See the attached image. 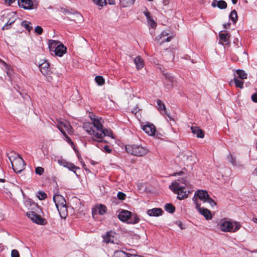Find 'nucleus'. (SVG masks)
<instances>
[{"label":"nucleus","instance_id":"obj_62","mask_svg":"<svg viewBox=\"0 0 257 257\" xmlns=\"http://www.w3.org/2000/svg\"><path fill=\"white\" fill-rule=\"evenodd\" d=\"M233 4H236L237 3V0H231Z\"/></svg>","mask_w":257,"mask_h":257},{"label":"nucleus","instance_id":"obj_1","mask_svg":"<svg viewBox=\"0 0 257 257\" xmlns=\"http://www.w3.org/2000/svg\"><path fill=\"white\" fill-rule=\"evenodd\" d=\"M101 119L98 117H91L92 122L84 123L83 127L89 135L92 136L91 138L87 139V142L102 150V147L104 146L101 145V143H106V141L103 139V138L108 136L113 138V137L112 132L110 129L103 128Z\"/></svg>","mask_w":257,"mask_h":257},{"label":"nucleus","instance_id":"obj_40","mask_svg":"<svg viewBox=\"0 0 257 257\" xmlns=\"http://www.w3.org/2000/svg\"><path fill=\"white\" fill-rule=\"evenodd\" d=\"M37 196L39 199L41 200H44L47 197V194L42 191H38Z\"/></svg>","mask_w":257,"mask_h":257},{"label":"nucleus","instance_id":"obj_14","mask_svg":"<svg viewBox=\"0 0 257 257\" xmlns=\"http://www.w3.org/2000/svg\"><path fill=\"white\" fill-rule=\"evenodd\" d=\"M132 212L126 210H121L117 215L118 219L123 221L125 222L129 220V218L131 217Z\"/></svg>","mask_w":257,"mask_h":257},{"label":"nucleus","instance_id":"obj_9","mask_svg":"<svg viewBox=\"0 0 257 257\" xmlns=\"http://www.w3.org/2000/svg\"><path fill=\"white\" fill-rule=\"evenodd\" d=\"M19 6L25 10H32L37 8V5H35L32 0H18Z\"/></svg>","mask_w":257,"mask_h":257},{"label":"nucleus","instance_id":"obj_15","mask_svg":"<svg viewBox=\"0 0 257 257\" xmlns=\"http://www.w3.org/2000/svg\"><path fill=\"white\" fill-rule=\"evenodd\" d=\"M53 200L55 204L56 207H59L66 204V200L61 195L55 194L53 196Z\"/></svg>","mask_w":257,"mask_h":257},{"label":"nucleus","instance_id":"obj_26","mask_svg":"<svg viewBox=\"0 0 257 257\" xmlns=\"http://www.w3.org/2000/svg\"><path fill=\"white\" fill-rule=\"evenodd\" d=\"M134 63L138 70H140L144 67V61L140 56H137L134 59Z\"/></svg>","mask_w":257,"mask_h":257},{"label":"nucleus","instance_id":"obj_47","mask_svg":"<svg viewBox=\"0 0 257 257\" xmlns=\"http://www.w3.org/2000/svg\"><path fill=\"white\" fill-rule=\"evenodd\" d=\"M117 197L120 200H124L125 197V194L122 192H118L117 193Z\"/></svg>","mask_w":257,"mask_h":257},{"label":"nucleus","instance_id":"obj_58","mask_svg":"<svg viewBox=\"0 0 257 257\" xmlns=\"http://www.w3.org/2000/svg\"><path fill=\"white\" fill-rule=\"evenodd\" d=\"M108 3L110 5H113L115 4L114 0H107Z\"/></svg>","mask_w":257,"mask_h":257},{"label":"nucleus","instance_id":"obj_52","mask_svg":"<svg viewBox=\"0 0 257 257\" xmlns=\"http://www.w3.org/2000/svg\"><path fill=\"white\" fill-rule=\"evenodd\" d=\"M102 150H104L105 152L110 153L112 152V150L109 148L108 145H105L102 147Z\"/></svg>","mask_w":257,"mask_h":257},{"label":"nucleus","instance_id":"obj_5","mask_svg":"<svg viewBox=\"0 0 257 257\" xmlns=\"http://www.w3.org/2000/svg\"><path fill=\"white\" fill-rule=\"evenodd\" d=\"M9 158L15 172L19 173L25 169L26 164L19 155L14 154L9 156Z\"/></svg>","mask_w":257,"mask_h":257},{"label":"nucleus","instance_id":"obj_50","mask_svg":"<svg viewBox=\"0 0 257 257\" xmlns=\"http://www.w3.org/2000/svg\"><path fill=\"white\" fill-rule=\"evenodd\" d=\"M57 128L61 132V133L64 136H66V133L65 131L63 128V127L61 125V124H59L57 125Z\"/></svg>","mask_w":257,"mask_h":257},{"label":"nucleus","instance_id":"obj_2","mask_svg":"<svg viewBox=\"0 0 257 257\" xmlns=\"http://www.w3.org/2000/svg\"><path fill=\"white\" fill-rule=\"evenodd\" d=\"M188 182L184 179L178 180V181L173 182L169 186V189L174 193L177 194V198L179 200H183L187 198L190 191L185 190L188 185Z\"/></svg>","mask_w":257,"mask_h":257},{"label":"nucleus","instance_id":"obj_42","mask_svg":"<svg viewBox=\"0 0 257 257\" xmlns=\"http://www.w3.org/2000/svg\"><path fill=\"white\" fill-rule=\"evenodd\" d=\"M60 124H61L62 127L65 128V130L67 131H69L71 128L70 124L67 122H62Z\"/></svg>","mask_w":257,"mask_h":257},{"label":"nucleus","instance_id":"obj_41","mask_svg":"<svg viewBox=\"0 0 257 257\" xmlns=\"http://www.w3.org/2000/svg\"><path fill=\"white\" fill-rule=\"evenodd\" d=\"M169 35V33L167 31H163L159 35H158L156 38V41H160L162 38L167 36Z\"/></svg>","mask_w":257,"mask_h":257},{"label":"nucleus","instance_id":"obj_64","mask_svg":"<svg viewBox=\"0 0 257 257\" xmlns=\"http://www.w3.org/2000/svg\"><path fill=\"white\" fill-rule=\"evenodd\" d=\"M5 180L4 179H0V182H4Z\"/></svg>","mask_w":257,"mask_h":257},{"label":"nucleus","instance_id":"obj_29","mask_svg":"<svg viewBox=\"0 0 257 257\" xmlns=\"http://www.w3.org/2000/svg\"><path fill=\"white\" fill-rule=\"evenodd\" d=\"M128 223L131 224H136L140 221L139 216L136 214L132 213L131 217L129 218Z\"/></svg>","mask_w":257,"mask_h":257},{"label":"nucleus","instance_id":"obj_10","mask_svg":"<svg viewBox=\"0 0 257 257\" xmlns=\"http://www.w3.org/2000/svg\"><path fill=\"white\" fill-rule=\"evenodd\" d=\"M208 197H209V194L206 191L199 190L195 192L194 196L192 200H193V199L195 198L196 201H198L197 199H199L200 200H202L204 202H206V199H207Z\"/></svg>","mask_w":257,"mask_h":257},{"label":"nucleus","instance_id":"obj_6","mask_svg":"<svg viewBox=\"0 0 257 257\" xmlns=\"http://www.w3.org/2000/svg\"><path fill=\"white\" fill-rule=\"evenodd\" d=\"M3 17L4 18L3 21H5V19H7L8 20L6 24L2 28L3 30L9 29V26L14 23L17 18L16 13L14 12H10L7 14L6 16H3Z\"/></svg>","mask_w":257,"mask_h":257},{"label":"nucleus","instance_id":"obj_27","mask_svg":"<svg viewBox=\"0 0 257 257\" xmlns=\"http://www.w3.org/2000/svg\"><path fill=\"white\" fill-rule=\"evenodd\" d=\"M135 0H119L120 6L122 7L125 8L133 5Z\"/></svg>","mask_w":257,"mask_h":257},{"label":"nucleus","instance_id":"obj_54","mask_svg":"<svg viewBox=\"0 0 257 257\" xmlns=\"http://www.w3.org/2000/svg\"><path fill=\"white\" fill-rule=\"evenodd\" d=\"M144 14L146 17L147 19H148V18L149 17H152L150 15V13L148 11L147 9H146V11L144 12Z\"/></svg>","mask_w":257,"mask_h":257},{"label":"nucleus","instance_id":"obj_17","mask_svg":"<svg viewBox=\"0 0 257 257\" xmlns=\"http://www.w3.org/2000/svg\"><path fill=\"white\" fill-rule=\"evenodd\" d=\"M174 79L173 77L169 74H165L164 84L166 88L168 89L172 88L174 85Z\"/></svg>","mask_w":257,"mask_h":257},{"label":"nucleus","instance_id":"obj_35","mask_svg":"<svg viewBox=\"0 0 257 257\" xmlns=\"http://www.w3.org/2000/svg\"><path fill=\"white\" fill-rule=\"evenodd\" d=\"M66 168H68L69 170L73 172L75 174L76 173V170L79 169V167H77L74 164L71 162L68 163Z\"/></svg>","mask_w":257,"mask_h":257},{"label":"nucleus","instance_id":"obj_61","mask_svg":"<svg viewBox=\"0 0 257 257\" xmlns=\"http://www.w3.org/2000/svg\"><path fill=\"white\" fill-rule=\"evenodd\" d=\"M252 220L254 223H257V218H253Z\"/></svg>","mask_w":257,"mask_h":257},{"label":"nucleus","instance_id":"obj_4","mask_svg":"<svg viewBox=\"0 0 257 257\" xmlns=\"http://www.w3.org/2000/svg\"><path fill=\"white\" fill-rule=\"evenodd\" d=\"M125 150L128 154L137 157L144 156L149 152V149L142 144L126 145L125 146Z\"/></svg>","mask_w":257,"mask_h":257},{"label":"nucleus","instance_id":"obj_23","mask_svg":"<svg viewBox=\"0 0 257 257\" xmlns=\"http://www.w3.org/2000/svg\"><path fill=\"white\" fill-rule=\"evenodd\" d=\"M191 130L192 133L196 135L197 138H203L204 137V134L203 131L200 129L197 126H191Z\"/></svg>","mask_w":257,"mask_h":257},{"label":"nucleus","instance_id":"obj_31","mask_svg":"<svg viewBox=\"0 0 257 257\" xmlns=\"http://www.w3.org/2000/svg\"><path fill=\"white\" fill-rule=\"evenodd\" d=\"M157 107L158 109L161 112L162 111H164L166 115H168L166 111V106L165 104L161 101L160 99H157Z\"/></svg>","mask_w":257,"mask_h":257},{"label":"nucleus","instance_id":"obj_13","mask_svg":"<svg viewBox=\"0 0 257 257\" xmlns=\"http://www.w3.org/2000/svg\"><path fill=\"white\" fill-rule=\"evenodd\" d=\"M143 130L150 136H154L156 131L155 126L149 122L142 125Z\"/></svg>","mask_w":257,"mask_h":257},{"label":"nucleus","instance_id":"obj_55","mask_svg":"<svg viewBox=\"0 0 257 257\" xmlns=\"http://www.w3.org/2000/svg\"><path fill=\"white\" fill-rule=\"evenodd\" d=\"M16 0H5V3L8 6H10L12 4L15 2Z\"/></svg>","mask_w":257,"mask_h":257},{"label":"nucleus","instance_id":"obj_25","mask_svg":"<svg viewBox=\"0 0 257 257\" xmlns=\"http://www.w3.org/2000/svg\"><path fill=\"white\" fill-rule=\"evenodd\" d=\"M233 82L235 84L236 87L239 88L240 89L243 87V81L242 80H239L236 75H234L233 79L231 80L229 83L230 85Z\"/></svg>","mask_w":257,"mask_h":257},{"label":"nucleus","instance_id":"obj_7","mask_svg":"<svg viewBox=\"0 0 257 257\" xmlns=\"http://www.w3.org/2000/svg\"><path fill=\"white\" fill-rule=\"evenodd\" d=\"M193 202L196 205V209L206 219L210 220L212 219V216L211 211L209 209L201 207V204L199 203L198 201H196L195 198L193 199Z\"/></svg>","mask_w":257,"mask_h":257},{"label":"nucleus","instance_id":"obj_30","mask_svg":"<svg viewBox=\"0 0 257 257\" xmlns=\"http://www.w3.org/2000/svg\"><path fill=\"white\" fill-rule=\"evenodd\" d=\"M236 74L237 75L236 77L240 78L241 79H244L247 78V74L244 71L240 69H237L236 71Z\"/></svg>","mask_w":257,"mask_h":257},{"label":"nucleus","instance_id":"obj_49","mask_svg":"<svg viewBox=\"0 0 257 257\" xmlns=\"http://www.w3.org/2000/svg\"><path fill=\"white\" fill-rule=\"evenodd\" d=\"M35 31L38 35H41L43 32V29L41 27L38 26L35 28Z\"/></svg>","mask_w":257,"mask_h":257},{"label":"nucleus","instance_id":"obj_20","mask_svg":"<svg viewBox=\"0 0 257 257\" xmlns=\"http://www.w3.org/2000/svg\"><path fill=\"white\" fill-rule=\"evenodd\" d=\"M107 210L106 207L103 204H99L95 206L94 209L92 210V215L94 214L98 213L100 215L104 214Z\"/></svg>","mask_w":257,"mask_h":257},{"label":"nucleus","instance_id":"obj_43","mask_svg":"<svg viewBox=\"0 0 257 257\" xmlns=\"http://www.w3.org/2000/svg\"><path fill=\"white\" fill-rule=\"evenodd\" d=\"M44 172V169L41 167H37L35 168V173L39 175H42Z\"/></svg>","mask_w":257,"mask_h":257},{"label":"nucleus","instance_id":"obj_8","mask_svg":"<svg viewBox=\"0 0 257 257\" xmlns=\"http://www.w3.org/2000/svg\"><path fill=\"white\" fill-rule=\"evenodd\" d=\"M27 215L33 222L40 225H44L45 224V220L34 211L28 212Z\"/></svg>","mask_w":257,"mask_h":257},{"label":"nucleus","instance_id":"obj_60","mask_svg":"<svg viewBox=\"0 0 257 257\" xmlns=\"http://www.w3.org/2000/svg\"><path fill=\"white\" fill-rule=\"evenodd\" d=\"M130 257H142L141 255H136V254H130L129 255Z\"/></svg>","mask_w":257,"mask_h":257},{"label":"nucleus","instance_id":"obj_3","mask_svg":"<svg viewBox=\"0 0 257 257\" xmlns=\"http://www.w3.org/2000/svg\"><path fill=\"white\" fill-rule=\"evenodd\" d=\"M218 225L220 230L224 232H235L241 227L240 222L227 218L221 219Z\"/></svg>","mask_w":257,"mask_h":257},{"label":"nucleus","instance_id":"obj_33","mask_svg":"<svg viewBox=\"0 0 257 257\" xmlns=\"http://www.w3.org/2000/svg\"><path fill=\"white\" fill-rule=\"evenodd\" d=\"M165 209L169 213H173L175 211V207L171 203H167L165 206Z\"/></svg>","mask_w":257,"mask_h":257},{"label":"nucleus","instance_id":"obj_59","mask_svg":"<svg viewBox=\"0 0 257 257\" xmlns=\"http://www.w3.org/2000/svg\"><path fill=\"white\" fill-rule=\"evenodd\" d=\"M252 174L257 176V167L254 169Z\"/></svg>","mask_w":257,"mask_h":257},{"label":"nucleus","instance_id":"obj_38","mask_svg":"<svg viewBox=\"0 0 257 257\" xmlns=\"http://www.w3.org/2000/svg\"><path fill=\"white\" fill-rule=\"evenodd\" d=\"M148 24L152 28H155L157 27V23L155 22L152 17L147 19Z\"/></svg>","mask_w":257,"mask_h":257},{"label":"nucleus","instance_id":"obj_21","mask_svg":"<svg viewBox=\"0 0 257 257\" xmlns=\"http://www.w3.org/2000/svg\"><path fill=\"white\" fill-rule=\"evenodd\" d=\"M211 6L213 8L218 7L220 9H225L227 8V3L223 0H213Z\"/></svg>","mask_w":257,"mask_h":257},{"label":"nucleus","instance_id":"obj_46","mask_svg":"<svg viewBox=\"0 0 257 257\" xmlns=\"http://www.w3.org/2000/svg\"><path fill=\"white\" fill-rule=\"evenodd\" d=\"M12 257H20L19 251L16 249H13L11 252Z\"/></svg>","mask_w":257,"mask_h":257},{"label":"nucleus","instance_id":"obj_32","mask_svg":"<svg viewBox=\"0 0 257 257\" xmlns=\"http://www.w3.org/2000/svg\"><path fill=\"white\" fill-rule=\"evenodd\" d=\"M229 18L234 24L236 23L238 17L237 15V12L235 10H233L231 11L229 16Z\"/></svg>","mask_w":257,"mask_h":257},{"label":"nucleus","instance_id":"obj_22","mask_svg":"<svg viewBox=\"0 0 257 257\" xmlns=\"http://www.w3.org/2000/svg\"><path fill=\"white\" fill-rule=\"evenodd\" d=\"M58 211L59 215L62 218L65 219L68 215L67 208L66 204L61 206H57Z\"/></svg>","mask_w":257,"mask_h":257},{"label":"nucleus","instance_id":"obj_45","mask_svg":"<svg viewBox=\"0 0 257 257\" xmlns=\"http://www.w3.org/2000/svg\"><path fill=\"white\" fill-rule=\"evenodd\" d=\"M68 163H69V162H68L64 159L58 160V163L60 165L63 166L64 167H66Z\"/></svg>","mask_w":257,"mask_h":257},{"label":"nucleus","instance_id":"obj_34","mask_svg":"<svg viewBox=\"0 0 257 257\" xmlns=\"http://www.w3.org/2000/svg\"><path fill=\"white\" fill-rule=\"evenodd\" d=\"M31 23L27 21H23L21 23V25L22 27H24L29 32H30L32 29V27L31 26Z\"/></svg>","mask_w":257,"mask_h":257},{"label":"nucleus","instance_id":"obj_24","mask_svg":"<svg viewBox=\"0 0 257 257\" xmlns=\"http://www.w3.org/2000/svg\"><path fill=\"white\" fill-rule=\"evenodd\" d=\"M61 43V42L59 41L50 40L48 43V46L50 51L51 52H54L56 48H57V46H59V44Z\"/></svg>","mask_w":257,"mask_h":257},{"label":"nucleus","instance_id":"obj_44","mask_svg":"<svg viewBox=\"0 0 257 257\" xmlns=\"http://www.w3.org/2000/svg\"><path fill=\"white\" fill-rule=\"evenodd\" d=\"M172 39V37L171 36L167 37L166 38H162L160 41H158L159 43V44L161 45L162 44L166 42H170Z\"/></svg>","mask_w":257,"mask_h":257},{"label":"nucleus","instance_id":"obj_28","mask_svg":"<svg viewBox=\"0 0 257 257\" xmlns=\"http://www.w3.org/2000/svg\"><path fill=\"white\" fill-rule=\"evenodd\" d=\"M130 253L125 252L122 250H117L114 252L112 257H130Z\"/></svg>","mask_w":257,"mask_h":257},{"label":"nucleus","instance_id":"obj_19","mask_svg":"<svg viewBox=\"0 0 257 257\" xmlns=\"http://www.w3.org/2000/svg\"><path fill=\"white\" fill-rule=\"evenodd\" d=\"M67 52L66 47L61 43L59 44V46H57V48L54 50L55 54L59 57H62Z\"/></svg>","mask_w":257,"mask_h":257},{"label":"nucleus","instance_id":"obj_39","mask_svg":"<svg viewBox=\"0 0 257 257\" xmlns=\"http://www.w3.org/2000/svg\"><path fill=\"white\" fill-rule=\"evenodd\" d=\"M93 2L96 5L99 7H103L104 5H106L107 2L106 0H92Z\"/></svg>","mask_w":257,"mask_h":257},{"label":"nucleus","instance_id":"obj_56","mask_svg":"<svg viewBox=\"0 0 257 257\" xmlns=\"http://www.w3.org/2000/svg\"><path fill=\"white\" fill-rule=\"evenodd\" d=\"M61 12L63 14H70V12L68 10H66L65 9H63V8L61 9Z\"/></svg>","mask_w":257,"mask_h":257},{"label":"nucleus","instance_id":"obj_12","mask_svg":"<svg viewBox=\"0 0 257 257\" xmlns=\"http://www.w3.org/2000/svg\"><path fill=\"white\" fill-rule=\"evenodd\" d=\"M39 69L41 73L45 76H48L51 73L50 70V65L47 61H44L39 65Z\"/></svg>","mask_w":257,"mask_h":257},{"label":"nucleus","instance_id":"obj_53","mask_svg":"<svg viewBox=\"0 0 257 257\" xmlns=\"http://www.w3.org/2000/svg\"><path fill=\"white\" fill-rule=\"evenodd\" d=\"M251 98L252 101L257 103V93L252 94Z\"/></svg>","mask_w":257,"mask_h":257},{"label":"nucleus","instance_id":"obj_16","mask_svg":"<svg viewBox=\"0 0 257 257\" xmlns=\"http://www.w3.org/2000/svg\"><path fill=\"white\" fill-rule=\"evenodd\" d=\"M163 210L160 208H154L149 209L147 211V214L149 216L158 217L161 216L163 213Z\"/></svg>","mask_w":257,"mask_h":257},{"label":"nucleus","instance_id":"obj_37","mask_svg":"<svg viewBox=\"0 0 257 257\" xmlns=\"http://www.w3.org/2000/svg\"><path fill=\"white\" fill-rule=\"evenodd\" d=\"M95 81L98 85H102L104 84L105 81L101 76H97L95 78Z\"/></svg>","mask_w":257,"mask_h":257},{"label":"nucleus","instance_id":"obj_48","mask_svg":"<svg viewBox=\"0 0 257 257\" xmlns=\"http://www.w3.org/2000/svg\"><path fill=\"white\" fill-rule=\"evenodd\" d=\"M207 199H206V201L208 202L211 206H214L216 205V203L214 201V200H213L212 198H210V197H207Z\"/></svg>","mask_w":257,"mask_h":257},{"label":"nucleus","instance_id":"obj_63","mask_svg":"<svg viewBox=\"0 0 257 257\" xmlns=\"http://www.w3.org/2000/svg\"><path fill=\"white\" fill-rule=\"evenodd\" d=\"M73 149H74V151L76 153H78V149L76 147H75V148H74Z\"/></svg>","mask_w":257,"mask_h":257},{"label":"nucleus","instance_id":"obj_57","mask_svg":"<svg viewBox=\"0 0 257 257\" xmlns=\"http://www.w3.org/2000/svg\"><path fill=\"white\" fill-rule=\"evenodd\" d=\"M230 23H228L226 24H224L223 26V28L224 29H227L230 27Z\"/></svg>","mask_w":257,"mask_h":257},{"label":"nucleus","instance_id":"obj_36","mask_svg":"<svg viewBox=\"0 0 257 257\" xmlns=\"http://www.w3.org/2000/svg\"><path fill=\"white\" fill-rule=\"evenodd\" d=\"M227 159L228 161L231 163V164L233 166H236V158L235 157L232 156L230 153L227 156Z\"/></svg>","mask_w":257,"mask_h":257},{"label":"nucleus","instance_id":"obj_11","mask_svg":"<svg viewBox=\"0 0 257 257\" xmlns=\"http://www.w3.org/2000/svg\"><path fill=\"white\" fill-rule=\"evenodd\" d=\"M219 44L222 45H227L230 44V35L228 33H222V31L219 33Z\"/></svg>","mask_w":257,"mask_h":257},{"label":"nucleus","instance_id":"obj_18","mask_svg":"<svg viewBox=\"0 0 257 257\" xmlns=\"http://www.w3.org/2000/svg\"><path fill=\"white\" fill-rule=\"evenodd\" d=\"M115 233L112 231H109L103 236V241L106 243H113Z\"/></svg>","mask_w":257,"mask_h":257},{"label":"nucleus","instance_id":"obj_51","mask_svg":"<svg viewBox=\"0 0 257 257\" xmlns=\"http://www.w3.org/2000/svg\"><path fill=\"white\" fill-rule=\"evenodd\" d=\"M65 137L66 141L69 143L71 146H74V143L72 141V140L70 139L69 137L68 136V135L66 134V136H64Z\"/></svg>","mask_w":257,"mask_h":257}]
</instances>
